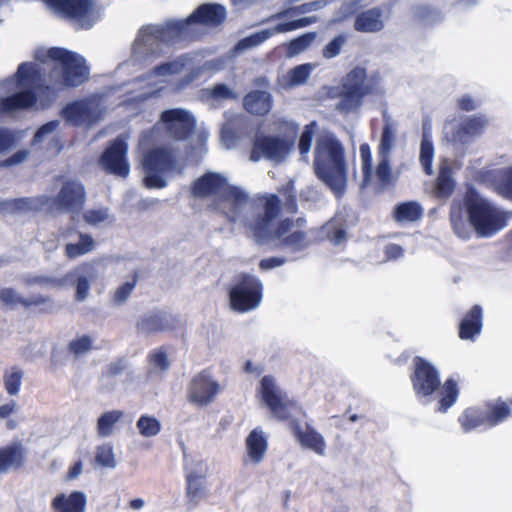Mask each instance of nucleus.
<instances>
[{"instance_id":"nucleus-37","label":"nucleus","mask_w":512,"mask_h":512,"mask_svg":"<svg viewBox=\"0 0 512 512\" xmlns=\"http://www.w3.org/2000/svg\"><path fill=\"white\" fill-rule=\"evenodd\" d=\"M434 152L432 134L429 129L424 128L420 143L419 161L424 172L428 175L433 173L432 161L434 158Z\"/></svg>"},{"instance_id":"nucleus-46","label":"nucleus","mask_w":512,"mask_h":512,"mask_svg":"<svg viewBox=\"0 0 512 512\" xmlns=\"http://www.w3.org/2000/svg\"><path fill=\"white\" fill-rule=\"evenodd\" d=\"M318 34L316 32L305 33L287 44V56L294 57L304 51H306L313 42L317 39Z\"/></svg>"},{"instance_id":"nucleus-48","label":"nucleus","mask_w":512,"mask_h":512,"mask_svg":"<svg viewBox=\"0 0 512 512\" xmlns=\"http://www.w3.org/2000/svg\"><path fill=\"white\" fill-rule=\"evenodd\" d=\"M457 397V384L453 379H448L441 388L438 409L442 412L447 411L456 402Z\"/></svg>"},{"instance_id":"nucleus-38","label":"nucleus","mask_w":512,"mask_h":512,"mask_svg":"<svg viewBox=\"0 0 512 512\" xmlns=\"http://www.w3.org/2000/svg\"><path fill=\"white\" fill-rule=\"evenodd\" d=\"M0 300L3 304L7 306H15L18 304H23L24 306H38L44 304L49 301V298L46 297H36L34 299H23L17 291L12 288H4L0 290Z\"/></svg>"},{"instance_id":"nucleus-47","label":"nucleus","mask_w":512,"mask_h":512,"mask_svg":"<svg viewBox=\"0 0 512 512\" xmlns=\"http://www.w3.org/2000/svg\"><path fill=\"white\" fill-rule=\"evenodd\" d=\"M194 58L193 71L186 77V83L192 82L199 74L204 71H218L224 67L225 61L222 58L205 61L201 63L198 60V56H192Z\"/></svg>"},{"instance_id":"nucleus-10","label":"nucleus","mask_w":512,"mask_h":512,"mask_svg":"<svg viewBox=\"0 0 512 512\" xmlns=\"http://www.w3.org/2000/svg\"><path fill=\"white\" fill-rule=\"evenodd\" d=\"M295 135H257L252 144L250 160L258 162L262 159L281 164L285 162L294 149Z\"/></svg>"},{"instance_id":"nucleus-9","label":"nucleus","mask_w":512,"mask_h":512,"mask_svg":"<svg viewBox=\"0 0 512 512\" xmlns=\"http://www.w3.org/2000/svg\"><path fill=\"white\" fill-rule=\"evenodd\" d=\"M49 10L80 28H91L101 17L92 0H45Z\"/></svg>"},{"instance_id":"nucleus-14","label":"nucleus","mask_w":512,"mask_h":512,"mask_svg":"<svg viewBox=\"0 0 512 512\" xmlns=\"http://www.w3.org/2000/svg\"><path fill=\"white\" fill-rule=\"evenodd\" d=\"M106 271V265L102 260L85 262L72 268L68 272V277L73 281L75 300L84 302L89 297L91 284L102 279Z\"/></svg>"},{"instance_id":"nucleus-28","label":"nucleus","mask_w":512,"mask_h":512,"mask_svg":"<svg viewBox=\"0 0 512 512\" xmlns=\"http://www.w3.org/2000/svg\"><path fill=\"white\" fill-rule=\"evenodd\" d=\"M24 462V447L21 442H11L0 447V473L17 469Z\"/></svg>"},{"instance_id":"nucleus-17","label":"nucleus","mask_w":512,"mask_h":512,"mask_svg":"<svg viewBox=\"0 0 512 512\" xmlns=\"http://www.w3.org/2000/svg\"><path fill=\"white\" fill-rule=\"evenodd\" d=\"M359 151L364 184L370 183L374 178L381 185L393 183L397 179L398 174L392 171L390 157H378V163L374 171L372 152L369 145L362 144Z\"/></svg>"},{"instance_id":"nucleus-26","label":"nucleus","mask_w":512,"mask_h":512,"mask_svg":"<svg viewBox=\"0 0 512 512\" xmlns=\"http://www.w3.org/2000/svg\"><path fill=\"white\" fill-rule=\"evenodd\" d=\"M341 88L362 95L374 91L372 79H369L365 69L360 67L354 68L344 77Z\"/></svg>"},{"instance_id":"nucleus-12","label":"nucleus","mask_w":512,"mask_h":512,"mask_svg":"<svg viewBox=\"0 0 512 512\" xmlns=\"http://www.w3.org/2000/svg\"><path fill=\"white\" fill-rule=\"evenodd\" d=\"M262 284L252 275H244L229 291L230 307L237 312H248L257 308L262 299Z\"/></svg>"},{"instance_id":"nucleus-59","label":"nucleus","mask_w":512,"mask_h":512,"mask_svg":"<svg viewBox=\"0 0 512 512\" xmlns=\"http://www.w3.org/2000/svg\"><path fill=\"white\" fill-rule=\"evenodd\" d=\"M84 472V461L77 459L72 461L64 475V481L73 482L78 480Z\"/></svg>"},{"instance_id":"nucleus-55","label":"nucleus","mask_w":512,"mask_h":512,"mask_svg":"<svg viewBox=\"0 0 512 512\" xmlns=\"http://www.w3.org/2000/svg\"><path fill=\"white\" fill-rule=\"evenodd\" d=\"M93 342L94 340L91 336L81 335L69 343V349L74 355L80 356L92 349Z\"/></svg>"},{"instance_id":"nucleus-44","label":"nucleus","mask_w":512,"mask_h":512,"mask_svg":"<svg viewBox=\"0 0 512 512\" xmlns=\"http://www.w3.org/2000/svg\"><path fill=\"white\" fill-rule=\"evenodd\" d=\"M397 139V128L392 123H386L380 145L378 147V157H390Z\"/></svg>"},{"instance_id":"nucleus-45","label":"nucleus","mask_w":512,"mask_h":512,"mask_svg":"<svg viewBox=\"0 0 512 512\" xmlns=\"http://www.w3.org/2000/svg\"><path fill=\"white\" fill-rule=\"evenodd\" d=\"M136 428L141 436L151 438L160 433L162 425L156 417L145 414L137 420Z\"/></svg>"},{"instance_id":"nucleus-16","label":"nucleus","mask_w":512,"mask_h":512,"mask_svg":"<svg viewBox=\"0 0 512 512\" xmlns=\"http://www.w3.org/2000/svg\"><path fill=\"white\" fill-rule=\"evenodd\" d=\"M85 191L80 182L68 181L64 183L57 197L46 203H41L40 208L47 205V209L56 214L59 212L70 213L72 215L78 214L85 203Z\"/></svg>"},{"instance_id":"nucleus-32","label":"nucleus","mask_w":512,"mask_h":512,"mask_svg":"<svg viewBox=\"0 0 512 512\" xmlns=\"http://www.w3.org/2000/svg\"><path fill=\"white\" fill-rule=\"evenodd\" d=\"M123 412L120 410L107 411L100 415L97 420V434L101 438H106L115 433L119 423L122 421Z\"/></svg>"},{"instance_id":"nucleus-13","label":"nucleus","mask_w":512,"mask_h":512,"mask_svg":"<svg viewBox=\"0 0 512 512\" xmlns=\"http://www.w3.org/2000/svg\"><path fill=\"white\" fill-rule=\"evenodd\" d=\"M258 397L269 408L271 414L280 420L290 418L296 410L295 403L286 397L271 376L261 379Z\"/></svg>"},{"instance_id":"nucleus-39","label":"nucleus","mask_w":512,"mask_h":512,"mask_svg":"<svg viewBox=\"0 0 512 512\" xmlns=\"http://www.w3.org/2000/svg\"><path fill=\"white\" fill-rule=\"evenodd\" d=\"M397 222H414L420 219L422 208L416 202H406L397 205L393 212Z\"/></svg>"},{"instance_id":"nucleus-31","label":"nucleus","mask_w":512,"mask_h":512,"mask_svg":"<svg viewBox=\"0 0 512 512\" xmlns=\"http://www.w3.org/2000/svg\"><path fill=\"white\" fill-rule=\"evenodd\" d=\"M271 95L266 91H254L244 99L246 110L252 114L263 115L271 108Z\"/></svg>"},{"instance_id":"nucleus-64","label":"nucleus","mask_w":512,"mask_h":512,"mask_svg":"<svg viewBox=\"0 0 512 512\" xmlns=\"http://www.w3.org/2000/svg\"><path fill=\"white\" fill-rule=\"evenodd\" d=\"M29 155H30V152L28 150H25V149L20 150V151L16 152L15 154H13L8 159L1 162V166L10 167V166L20 165L28 159Z\"/></svg>"},{"instance_id":"nucleus-2","label":"nucleus","mask_w":512,"mask_h":512,"mask_svg":"<svg viewBox=\"0 0 512 512\" xmlns=\"http://www.w3.org/2000/svg\"><path fill=\"white\" fill-rule=\"evenodd\" d=\"M195 127V118L187 110L170 109L162 112L161 121L157 125L142 134L139 148L143 153L142 166L146 187L156 189L165 187L167 184L165 175L176 168L174 149L159 147L145 152L146 148L161 139L162 130L176 141L186 140L187 137L197 139L199 146L202 147L207 139V133H198Z\"/></svg>"},{"instance_id":"nucleus-6","label":"nucleus","mask_w":512,"mask_h":512,"mask_svg":"<svg viewBox=\"0 0 512 512\" xmlns=\"http://www.w3.org/2000/svg\"><path fill=\"white\" fill-rule=\"evenodd\" d=\"M510 217L511 213L474 193L466 198L463 207L453 204L450 215L454 233L464 240L470 239L473 233L482 238L491 237L507 226Z\"/></svg>"},{"instance_id":"nucleus-21","label":"nucleus","mask_w":512,"mask_h":512,"mask_svg":"<svg viewBox=\"0 0 512 512\" xmlns=\"http://www.w3.org/2000/svg\"><path fill=\"white\" fill-rule=\"evenodd\" d=\"M220 386L215 379L207 372L195 376L190 383L188 400L196 406H206L214 401Z\"/></svg>"},{"instance_id":"nucleus-60","label":"nucleus","mask_w":512,"mask_h":512,"mask_svg":"<svg viewBox=\"0 0 512 512\" xmlns=\"http://www.w3.org/2000/svg\"><path fill=\"white\" fill-rule=\"evenodd\" d=\"M35 282H38L47 288L54 289L66 288L69 282L73 283V281L68 277V273L60 278H36Z\"/></svg>"},{"instance_id":"nucleus-20","label":"nucleus","mask_w":512,"mask_h":512,"mask_svg":"<svg viewBox=\"0 0 512 512\" xmlns=\"http://www.w3.org/2000/svg\"><path fill=\"white\" fill-rule=\"evenodd\" d=\"M59 235L65 241L64 255L69 260H74L93 252L96 248V240L92 235L79 232L73 228L62 229Z\"/></svg>"},{"instance_id":"nucleus-33","label":"nucleus","mask_w":512,"mask_h":512,"mask_svg":"<svg viewBox=\"0 0 512 512\" xmlns=\"http://www.w3.org/2000/svg\"><path fill=\"white\" fill-rule=\"evenodd\" d=\"M314 69L315 65L312 63L298 65L280 78V85L284 88L302 85L307 81Z\"/></svg>"},{"instance_id":"nucleus-24","label":"nucleus","mask_w":512,"mask_h":512,"mask_svg":"<svg viewBox=\"0 0 512 512\" xmlns=\"http://www.w3.org/2000/svg\"><path fill=\"white\" fill-rule=\"evenodd\" d=\"M88 496L81 490H63L51 499L53 512H86Z\"/></svg>"},{"instance_id":"nucleus-22","label":"nucleus","mask_w":512,"mask_h":512,"mask_svg":"<svg viewBox=\"0 0 512 512\" xmlns=\"http://www.w3.org/2000/svg\"><path fill=\"white\" fill-rule=\"evenodd\" d=\"M412 382L414 390L418 395L428 396L440 385L439 373L427 360L416 358Z\"/></svg>"},{"instance_id":"nucleus-27","label":"nucleus","mask_w":512,"mask_h":512,"mask_svg":"<svg viewBox=\"0 0 512 512\" xmlns=\"http://www.w3.org/2000/svg\"><path fill=\"white\" fill-rule=\"evenodd\" d=\"M185 469L187 472L188 495L196 501L199 486L198 480L205 477L207 473V465L202 459L186 456Z\"/></svg>"},{"instance_id":"nucleus-11","label":"nucleus","mask_w":512,"mask_h":512,"mask_svg":"<svg viewBox=\"0 0 512 512\" xmlns=\"http://www.w3.org/2000/svg\"><path fill=\"white\" fill-rule=\"evenodd\" d=\"M107 110V100L102 96H91L66 105L63 118L72 125L91 126L100 121Z\"/></svg>"},{"instance_id":"nucleus-42","label":"nucleus","mask_w":512,"mask_h":512,"mask_svg":"<svg viewBox=\"0 0 512 512\" xmlns=\"http://www.w3.org/2000/svg\"><path fill=\"white\" fill-rule=\"evenodd\" d=\"M24 372L18 367H11L7 369L3 376V382L6 392L10 396H16L19 394Z\"/></svg>"},{"instance_id":"nucleus-36","label":"nucleus","mask_w":512,"mask_h":512,"mask_svg":"<svg viewBox=\"0 0 512 512\" xmlns=\"http://www.w3.org/2000/svg\"><path fill=\"white\" fill-rule=\"evenodd\" d=\"M169 367L170 359L168 354L162 349L156 350L149 356V370L147 376L150 380L160 379Z\"/></svg>"},{"instance_id":"nucleus-63","label":"nucleus","mask_w":512,"mask_h":512,"mask_svg":"<svg viewBox=\"0 0 512 512\" xmlns=\"http://www.w3.org/2000/svg\"><path fill=\"white\" fill-rule=\"evenodd\" d=\"M18 140L15 134L0 129V153L13 147Z\"/></svg>"},{"instance_id":"nucleus-34","label":"nucleus","mask_w":512,"mask_h":512,"mask_svg":"<svg viewBox=\"0 0 512 512\" xmlns=\"http://www.w3.org/2000/svg\"><path fill=\"white\" fill-rule=\"evenodd\" d=\"M273 25L267 29L256 32L241 41L238 42L235 49L237 51H244L246 49H251L265 42L270 37L276 34H283L284 31H278V21H270Z\"/></svg>"},{"instance_id":"nucleus-8","label":"nucleus","mask_w":512,"mask_h":512,"mask_svg":"<svg viewBox=\"0 0 512 512\" xmlns=\"http://www.w3.org/2000/svg\"><path fill=\"white\" fill-rule=\"evenodd\" d=\"M193 65L194 58H192V55L185 54L172 61H168L154 67L148 74L135 80V83L142 81L147 82L146 87L148 89L147 91L133 96L132 99L147 98L156 90L161 89L163 84L171 82L175 76L184 72H187V75L184 77V83L187 84L186 77L193 71Z\"/></svg>"},{"instance_id":"nucleus-53","label":"nucleus","mask_w":512,"mask_h":512,"mask_svg":"<svg viewBox=\"0 0 512 512\" xmlns=\"http://www.w3.org/2000/svg\"><path fill=\"white\" fill-rule=\"evenodd\" d=\"M84 220L89 225L97 226L112 223L113 217L109 214L107 209H89L84 213Z\"/></svg>"},{"instance_id":"nucleus-29","label":"nucleus","mask_w":512,"mask_h":512,"mask_svg":"<svg viewBox=\"0 0 512 512\" xmlns=\"http://www.w3.org/2000/svg\"><path fill=\"white\" fill-rule=\"evenodd\" d=\"M482 328V310L474 306L463 318L459 327V337L463 340H473Z\"/></svg>"},{"instance_id":"nucleus-3","label":"nucleus","mask_w":512,"mask_h":512,"mask_svg":"<svg viewBox=\"0 0 512 512\" xmlns=\"http://www.w3.org/2000/svg\"><path fill=\"white\" fill-rule=\"evenodd\" d=\"M225 16L226 11L222 5L205 4L185 19L170 20L163 25L143 26L135 39L131 62L122 66V69L130 64L139 65L157 58L166 53L169 45L193 38L197 33V25H216Z\"/></svg>"},{"instance_id":"nucleus-19","label":"nucleus","mask_w":512,"mask_h":512,"mask_svg":"<svg viewBox=\"0 0 512 512\" xmlns=\"http://www.w3.org/2000/svg\"><path fill=\"white\" fill-rule=\"evenodd\" d=\"M310 12L311 9L309 7V3H305L279 12L271 16L269 21H278V31L288 33L316 23L318 21V17L303 16Z\"/></svg>"},{"instance_id":"nucleus-1","label":"nucleus","mask_w":512,"mask_h":512,"mask_svg":"<svg viewBox=\"0 0 512 512\" xmlns=\"http://www.w3.org/2000/svg\"><path fill=\"white\" fill-rule=\"evenodd\" d=\"M33 57L36 62L21 63L12 77L1 82V87L12 95L0 101V113L35 104L36 90L46 83L40 65L52 67L49 78L54 87H74L88 78L89 68L79 54L62 48L38 47Z\"/></svg>"},{"instance_id":"nucleus-57","label":"nucleus","mask_w":512,"mask_h":512,"mask_svg":"<svg viewBox=\"0 0 512 512\" xmlns=\"http://www.w3.org/2000/svg\"><path fill=\"white\" fill-rule=\"evenodd\" d=\"M346 43V38L343 35L335 37L331 40L325 47L323 48V57L326 59H332L336 57L344 44Z\"/></svg>"},{"instance_id":"nucleus-54","label":"nucleus","mask_w":512,"mask_h":512,"mask_svg":"<svg viewBox=\"0 0 512 512\" xmlns=\"http://www.w3.org/2000/svg\"><path fill=\"white\" fill-rule=\"evenodd\" d=\"M95 460L102 467L114 468L116 466V459L113 446L111 444L99 446L96 450Z\"/></svg>"},{"instance_id":"nucleus-15","label":"nucleus","mask_w":512,"mask_h":512,"mask_svg":"<svg viewBox=\"0 0 512 512\" xmlns=\"http://www.w3.org/2000/svg\"><path fill=\"white\" fill-rule=\"evenodd\" d=\"M487 123V120L481 116L451 119L443 126L444 139L454 145L466 144L480 135Z\"/></svg>"},{"instance_id":"nucleus-61","label":"nucleus","mask_w":512,"mask_h":512,"mask_svg":"<svg viewBox=\"0 0 512 512\" xmlns=\"http://www.w3.org/2000/svg\"><path fill=\"white\" fill-rule=\"evenodd\" d=\"M211 97L216 100L234 99L238 95L231 88L224 84L214 86L210 91Z\"/></svg>"},{"instance_id":"nucleus-62","label":"nucleus","mask_w":512,"mask_h":512,"mask_svg":"<svg viewBox=\"0 0 512 512\" xmlns=\"http://www.w3.org/2000/svg\"><path fill=\"white\" fill-rule=\"evenodd\" d=\"M325 230L327 232L328 238L334 244H340L346 238V232L343 229L335 226L333 223L326 225Z\"/></svg>"},{"instance_id":"nucleus-58","label":"nucleus","mask_w":512,"mask_h":512,"mask_svg":"<svg viewBox=\"0 0 512 512\" xmlns=\"http://www.w3.org/2000/svg\"><path fill=\"white\" fill-rule=\"evenodd\" d=\"M58 121H51L41 126L34 135L33 144L47 140L58 128Z\"/></svg>"},{"instance_id":"nucleus-35","label":"nucleus","mask_w":512,"mask_h":512,"mask_svg":"<svg viewBox=\"0 0 512 512\" xmlns=\"http://www.w3.org/2000/svg\"><path fill=\"white\" fill-rule=\"evenodd\" d=\"M170 326V317L165 313H154L143 317L138 323V330L145 334H152Z\"/></svg>"},{"instance_id":"nucleus-51","label":"nucleus","mask_w":512,"mask_h":512,"mask_svg":"<svg viewBox=\"0 0 512 512\" xmlns=\"http://www.w3.org/2000/svg\"><path fill=\"white\" fill-rule=\"evenodd\" d=\"M136 285V278L132 277L126 282L118 286L111 294V304L113 306H121L130 297Z\"/></svg>"},{"instance_id":"nucleus-25","label":"nucleus","mask_w":512,"mask_h":512,"mask_svg":"<svg viewBox=\"0 0 512 512\" xmlns=\"http://www.w3.org/2000/svg\"><path fill=\"white\" fill-rule=\"evenodd\" d=\"M247 464L257 465L263 461L268 449L267 437L260 428L253 429L245 439Z\"/></svg>"},{"instance_id":"nucleus-41","label":"nucleus","mask_w":512,"mask_h":512,"mask_svg":"<svg viewBox=\"0 0 512 512\" xmlns=\"http://www.w3.org/2000/svg\"><path fill=\"white\" fill-rule=\"evenodd\" d=\"M25 209H40V204L37 200L32 199H9L0 200V214H12L19 210Z\"/></svg>"},{"instance_id":"nucleus-23","label":"nucleus","mask_w":512,"mask_h":512,"mask_svg":"<svg viewBox=\"0 0 512 512\" xmlns=\"http://www.w3.org/2000/svg\"><path fill=\"white\" fill-rule=\"evenodd\" d=\"M290 429L298 444L307 448L319 456L326 455V441L324 437L313 427L296 420L290 422Z\"/></svg>"},{"instance_id":"nucleus-4","label":"nucleus","mask_w":512,"mask_h":512,"mask_svg":"<svg viewBox=\"0 0 512 512\" xmlns=\"http://www.w3.org/2000/svg\"><path fill=\"white\" fill-rule=\"evenodd\" d=\"M314 138L316 139L314 169L318 178L336 194L343 193L347 183V172L342 144L334 134L319 129L315 122H311L305 126L298 142L299 153L305 161L311 151Z\"/></svg>"},{"instance_id":"nucleus-50","label":"nucleus","mask_w":512,"mask_h":512,"mask_svg":"<svg viewBox=\"0 0 512 512\" xmlns=\"http://www.w3.org/2000/svg\"><path fill=\"white\" fill-rule=\"evenodd\" d=\"M494 187L500 195L512 199V166L506 167L499 172Z\"/></svg>"},{"instance_id":"nucleus-5","label":"nucleus","mask_w":512,"mask_h":512,"mask_svg":"<svg viewBox=\"0 0 512 512\" xmlns=\"http://www.w3.org/2000/svg\"><path fill=\"white\" fill-rule=\"evenodd\" d=\"M279 200L275 195H265L257 201L255 216L246 218L247 233L257 243L275 242L291 251H298L308 246L309 241L300 229V221L288 219L278 221Z\"/></svg>"},{"instance_id":"nucleus-56","label":"nucleus","mask_w":512,"mask_h":512,"mask_svg":"<svg viewBox=\"0 0 512 512\" xmlns=\"http://www.w3.org/2000/svg\"><path fill=\"white\" fill-rule=\"evenodd\" d=\"M454 189V182L448 169H442L437 178L436 191L439 196L447 197Z\"/></svg>"},{"instance_id":"nucleus-7","label":"nucleus","mask_w":512,"mask_h":512,"mask_svg":"<svg viewBox=\"0 0 512 512\" xmlns=\"http://www.w3.org/2000/svg\"><path fill=\"white\" fill-rule=\"evenodd\" d=\"M192 193L197 197H213L216 208L235 222L246 225V218L255 216L257 202L248 199L247 194L228 183L217 173H207L192 185Z\"/></svg>"},{"instance_id":"nucleus-40","label":"nucleus","mask_w":512,"mask_h":512,"mask_svg":"<svg viewBox=\"0 0 512 512\" xmlns=\"http://www.w3.org/2000/svg\"><path fill=\"white\" fill-rule=\"evenodd\" d=\"M463 429L470 431L479 426H487L486 412L479 408H468L459 419Z\"/></svg>"},{"instance_id":"nucleus-18","label":"nucleus","mask_w":512,"mask_h":512,"mask_svg":"<svg viewBox=\"0 0 512 512\" xmlns=\"http://www.w3.org/2000/svg\"><path fill=\"white\" fill-rule=\"evenodd\" d=\"M128 139L127 134H122L105 150L100 163L106 171L122 177L128 175L129 165L126 160Z\"/></svg>"},{"instance_id":"nucleus-43","label":"nucleus","mask_w":512,"mask_h":512,"mask_svg":"<svg viewBox=\"0 0 512 512\" xmlns=\"http://www.w3.org/2000/svg\"><path fill=\"white\" fill-rule=\"evenodd\" d=\"M20 410V406L14 400H10L0 405V420L5 422V426L9 430H15L18 428L20 421L17 417V413Z\"/></svg>"},{"instance_id":"nucleus-49","label":"nucleus","mask_w":512,"mask_h":512,"mask_svg":"<svg viewBox=\"0 0 512 512\" xmlns=\"http://www.w3.org/2000/svg\"><path fill=\"white\" fill-rule=\"evenodd\" d=\"M339 96L340 100L336 104L337 109L343 113H349L360 107L364 95L341 88Z\"/></svg>"},{"instance_id":"nucleus-52","label":"nucleus","mask_w":512,"mask_h":512,"mask_svg":"<svg viewBox=\"0 0 512 512\" xmlns=\"http://www.w3.org/2000/svg\"><path fill=\"white\" fill-rule=\"evenodd\" d=\"M487 416V426L492 427L497 423L506 419L510 413V410L506 403L497 402L489 411H485Z\"/></svg>"},{"instance_id":"nucleus-30","label":"nucleus","mask_w":512,"mask_h":512,"mask_svg":"<svg viewBox=\"0 0 512 512\" xmlns=\"http://www.w3.org/2000/svg\"><path fill=\"white\" fill-rule=\"evenodd\" d=\"M385 16L378 9H370L360 14L355 21V29L361 32H376L384 27Z\"/></svg>"}]
</instances>
